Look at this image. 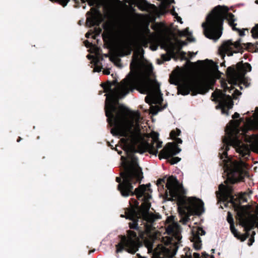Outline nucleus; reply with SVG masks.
Returning <instances> with one entry per match:
<instances>
[{
	"mask_svg": "<svg viewBox=\"0 0 258 258\" xmlns=\"http://www.w3.org/2000/svg\"><path fill=\"white\" fill-rule=\"evenodd\" d=\"M105 114L108 122L113 126L111 133L125 137L121 141L127 152V163L125 171L121 174L123 181L119 184L118 188L123 196L134 195L131 184L140 180L142 172L133 153H142L147 151L156 155L158 149L162 147V142H152L149 144L145 141L140 133L139 122L141 118L138 112L132 111L119 105L111 108L108 114L105 110Z\"/></svg>",
	"mask_w": 258,
	"mask_h": 258,
	"instance_id": "nucleus-1",
	"label": "nucleus"
},
{
	"mask_svg": "<svg viewBox=\"0 0 258 258\" xmlns=\"http://www.w3.org/2000/svg\"><path fill=\"white\" fill-rule=\"evenodd\" d=\"M142 51L143 49L140 48L135 50L131 63V73L114 89L110 90L106 95L105 109L107 114L109 113L111 108L117 107L116 104L119 98L123 97L134 89L141 93L148 94L146 98V102H148V99H150L152 103H160L159 84L149 78L152 71V66H145L144 73L137 70L141 63Z\"/></svg>",
	"mask_w": 258,
	"mask_h": 258,
	"instance_id": "nucleus-2",
	"label": "nucleus"
},
{
	"mask_svg": "<svg viewBox=\"0 0 258 258\" xmlns=\"http://www.w3.org/2000/svg\"><path fill=\"white\" fill-rule=\"evenodd\" d=\"M228 9L225 6H218L216 7L211 13L208 16L206 21L203 23L205 36L210 39L217 40L222 35V26L224 18L226 19L232 29L237 31L241 36L244 35L245 30L247 29H239L235 27L236 24L234 23V15L228 13Z\"/></svg>",
	"mask_w": 258,
	"mask_h": 258,
	"instance_id": "nucleus-3",
	"label": "nucleus"
},
{
	"mask_svg": "<svg viewBox=\"0 0 258 258\" xmlns=\"http://www.w3.org/2000/svg\"><path fill=\"white\" fill-rule=\"evenodd\" d=\"M213 81L211 73H204L198 78L188 71L182 69L175 70L170 77V83L178 85V92L184 95L190 91H199L202 85L209 87Z\"/></svg>",
	"mask_w": 258,
	"mask_h": 258,
	"instance_id": "nucleus-4",
	"label": "nucleus"
},
{
	"mask_svg": "<svg viewBox=\"0 0 258 258\" xmlns=\"http://www.w3.org/2000/svg\"><path fill=\"white\" fill-rule=\"evenodd\" d=\"M151 191L148 185H141L135 190V194L138 199L144 197L143 203L141 204L139 209L136 212L133 209H128L125 212L126 218L132 220V222L129 223V226L131 229H137L138 224L136 219H142L146 222L145 224L146 230L149 231L151 228V224L158 217L156 215L148 212L151 207L149 200L151 198Z\"/></svg>",
	"mask_w": 258,
	"mask_h": 258,
	"instance_id": "nucleus-5",
	"label": "nucleus"
},
{
	"mask_svg": "<svg viewBox=\"0 0 258 258\" xmlns=\"http://www.w3.org/2000/svg\"><path fill=\"white\" fill-rule=\"evenodd\" d=\"M129 32V26L124 20H118L115 22L113 32L117 39L116 51L120 56L131 53L133 43L128 37Z\"/></svg>",
	"mask_w": 258,
	"mask_h": 258,
	"instance_id": "nucleus-6",
	"label": "nucleus"
},
{
	"mask_svg": "<svg viewBox=\"0 0 258 258\" xmlns=\"http://www.w3.org/2000/svg\"><path fill=\"white\" fill-rule=\"evenodd\" d=\"M178 211L182 216L180 221L185 224L188 220L189 216L192 215H200L203 211V203L194 197L186 199H179L178 201Z\"/></svg>",
	"mask_w": 258,
	"mask_h": 258,
	"instance_id": "nucleus-7",
	"label": "nucleus"
},
{
	"mask_svg": "<svg viewBox=\"0 0 258 258\" xmlns=\"http://www.w3.org/2000/svg\"><path fill=\"white\" fill-rule=\"evenodd\" d=\"M237 213V219L239 224L244 228L246 231L249 230L255 225L258 226V217L251 214V207L249 205L234 206Z\"/></svg>",
	"mask_w": 258,
	"mask_h": 258,
	"instance_id": "nucleus-8",
	"label": "nucleus"
},
{
	"mask_svg": "<svg viewBox=\"0 0 258 258\" xmlns=\"http://www.w3.org/2000/svg\"><path fill=\"white\" fill-rule=\"evenodd\" d=\"M152 28L155 31L156 35L159 38L165 49L168 51H173L179 42L177 40H175V42L171 41L168 29L161 23L155 24Z\"/></svg>",
	"mask_w": 258,
	"mask_h": 258,
	"instance_id": "nucleus-9",
	"label": "nucleus"
},
{
	"mask_svg": "<svg viewBox=\"0 0 258 258\" xmlns=\"http://www.w3.org/2000/svg\"><path fill=\"white\" fill-rule=\"evenodd\" d=\"M116 252H119L125 249L128 252L134 253L138 250V238L136 233L128 231L127 236H122L120 242L116 245Z\"/></svg>",
	"mask_w": 258,
	"mask_h": 258,
	"instance_id": "nucleus-10",
	"label": "nucleus"
},
{
	"mask_svg": "<svg viewBox=\"0 0 258 258\" xmlns=\"http://www.w3.org/2000/svg\"><path fill=\"white\" fill-rule=\"evenodd\" d=\"M212 100L219 102L216 108H220L223 114H229L228 110L233 107V102L229 96H225L221 91L216 90L212 94Z\"/></svg>",
	"mask_w": 258,
	"mask_h": 258,
	"instance_id": "nucleus-11",
	"label": "nucleus"
},
{
	"mask_svg": "<svg viewBox=\"0 0 258 258\" xmlns=\"http://www.w3.org/2000/svg\"><path fill=\"white\" fill-rule=\"evenodd\" d=\"M245 165V163L242 161L232 162L229 172L227 173L228 180L232 183L241 181L245 175L243 170Z\"/></svg>",
	"mask_w": 258,
	"mask_h": 258,
	"instance_id": "nucleus-12",
	"label": "nucleus"
},
{
	"mask_svg": "<svg viewBox=\"0 0 258 258\" xmlns=\"http://www.w3.org/2000/svg\"><path fill=\"white\" fill-rule=\"evenodd\" d=\"M251 71V66L248 63L243 64L241 68H238L237 70H235L231 68L227 69V79L230 84H236L241 82L244 74L247 72Z\"/></svg>",
	"mask_w": 258,
	"mask_h": 258,
	"instance_id": "nucleus-13",
	"label": "nucleus"
},
{
	"mask_svg": "<svg viewBox=\"0 0 258 258\" xmlns=\"http://www.w3.org/2000/svg\"><path fill=\"white\" fill-rule=\"evenodd\" d=\"M241 48L240 39L234 42L228 40L223 43L219 48V51L220 54L224 57L225 54L231 56L233 53L238 52Z\"/></svg>",
	"mask_w": 258,
	"mask_h": 258,
	"instance_id": "nucleus-14",
	"label": "nucleus"
},
{
	"mask_svg": "<svg viewBox=\"0 0 258 258\" xmlns=\"http://www.w3.org/2000/svg\"><path fill=\"white\" fill-rule=\"evenodd\" d=\"M166 186L171 197L175 199L179 198L183 193L182 185L173 176L168 177Z\"/></svg>",
	"mask_w": 258,
	"mask_h": 258,
	"instance_id": "nucleus-15",
	"label": "nucleus"
},
{
	"mask_svg": "<svg viewBox=\"0 0 258 258\" xmlns=\"http://www.w3.org/2000/svg\"><path fill=\"white\" fill-rule=\"evenodd\" d=\"M173 217H169L166 220L167 226L166 230L169 235H172L177 241L181 239L180 228L177 223L173 222Z\"/></svg>",
	"mask_w": 258,
	"mask_h": 258,
	"instance_id": "nucleus-16",
	"label": "nucleus"
},
{
	"mask_svg": "<svg viewBox=\"0 0 258 258\" xmlns=\"http://www.w3.org/2000/svg\"><path fill=\"white\" fill-rule=\"evenodd\" d=\"M181 150L172 143H168L159 154V159H167L180 152Z\"/></svg>",
	"mask_w": 258,
	"mask_h": 258,
	"instance_id": "nucleus-17",
	"label": "nucleus"
},
{
	"mask_svg": "<svg viewBox=\"0 0 258 258\" xmlns=\"http://www.w3.org/2000/svg\"><path fill=\"white\" fill-rule=\"evenodd\" d=\"M229 144L233 146L236 149L237 152L243 156L247 155L249 153L248 146L243 144L236 138L231 139L229 142Z\"/></svg>",
	"mask_w": 258,
	"mask_h": 258,
	"instance_id": "nucleus-18",
	"label": "nucleus"
},
{
	"mask_svg": "<svg viewBox=\"0 0 258 258\" xmlns=\"http://www.w3.org/2000/svg\"><path fill=\"white\" fill-rule=\"evenodd\" d=\"M250 130H258V113L254 115L253 119L248 118L246 119L243 127L241 128L242 134H244Z\"/></svg>",
	"mask_w": 258,
	"mask_h": 258,
	"instance_id": "nucleus-19",
	"label": "nucleus"
},
{
	"mask_svg": "<svg viewBox=\"0 0 258 258\" xmlns=\"http://www.w3.org/2000/svg\"><path fill=\"white\" fill-rule=\"evenodd\" d=\"M227 221L230 224V229L231 232L235 237L242 241H244L247 238L248 235L247 234H241L235 229L234 225L233 218L230 212H228L227 213Z\"/></svg>",
	"mask_w": 258,
	"mask_h": 258,
	"instance_id": "nucleus-20",
	"label": "nucleus"
},
{
	"mask_svg": "<svg viewBox=\"0 0 258 258\" xmlns=\"http://www.w3.org/2000/svg\"><path fill=\"white\" fill-rule=\"evenodd\" d=\"M240 123V121L239 120L231 121L229 125L227 126L226 131L231 135L237 134L239 132L238 126Z\"/></svg>",
	"mask_w": 258,
	"mask_h": 258,
	"instance_id": "nucleus-21",
	"label": "nucleus"
},
{
	"mask_svg": "<svg viewBox=\"0 0 258 258\" xmlns=\"http://www.w3.org/2000/svg\"><path fill=\"white\" fill-rule=\"evenodd\" d=\"M231 188L227 185L220 184L219 186L220 197L223 199H227L231 195Z\"/></svg>",
	"mask_w": 258,
	"mask_h": 258,
	"instance_id": "nucleus-22",
	"label": "nucleus"
},
{
	"mask_svg": "<svg viewBox=\"0 0 258 258\" xmlns=\"http://www.w3.org/2000/svg\"><path fill=\"white\" fill-rule=\"evenodd\" d=\"M191 241L193 242L194 247L196 249L199 250L201 248L202 241L198 235H192L191 238Z\"/></svg>",
	"mask_w": 258,
	"mask_h": 258,
	"instance_id": "nucleus-23",
	"label": "nucleus"
},
{
	"mask_svg": "<svg viewBox=\"0 0 258 258\" xmlns=\"http://www.w3.org/2000/svg\"><path fill=\"white\" fill-rule=\"evenodd\" d=\"M138 40L140 45L145 46L148 43V40L145 35L139 36Z\"/></svg>",
	"mask_w": 258,
	"mask_h": 258,
	"instance_id": "nucleus-24",
	"label": "nucleus"
},
{
	"mask_svg": "<svg viewBox=\"0 0 258 258\" xmlns=\"http://www.w3.org/2000/svg\"><path fill=\"white\" fill-rule=\"evenodd\" d=\"M251 33L253 38H258V24L251 29Z\"/></svg>",
	"mask_w": 258,
	"mask_h": 258,
	"instance_id": "nucleus-25",
	"label": "nucleus"
},
{
	"mask_svg": "<svg viewBox=\"0 0 258 258\" xmlns=\"http://www.w3.org/2000/svg\"><path fill=\"white\" fill-rule=\"evenodd\" d=\"M180 134V131L176 128L175 130H173L171 132L170 136L171 139H174L176 137L179 136Z\"/></svg>",
	"mask_w": 258,
	"mask_h": 258,
	"instance_id": "nucleus-26",
	"label": "nucleus"
},
{
	"mask_svg": "<svg viewBox=\"0 0 258 258\" xmlns=\"http://www.w3.org/2000/svg\"><path fill=\"white\" fill-rule=\"evenodd\" d=\"M150 137L152 139V142H160L159 141L158 137L159 135L158 134L155 133V132H152L150 134Z\"/></svg>",
	"mask_w": 258,
	"mask_h": 258,
	"instance_id": "nucleus-27",
	"label": "nucleus"
},
{
	"mask_svg": "<svg viewBox=\"0 0 258 258\" xmlns=\"http://www.w3.org/2000/svg\"><path fill=\"white\" fill-rule=\"evenodd\" d=\"M160 110L159 107L158 106H151L150 107V113L152 114L155 115Z\"/></svg>",
	"mask_w": 258,
	"mask_h": 258,
	"instance_id": "nucleus-28",
	"label": "nucleus"
},
{
	"mask_svg": "<svg viewBox=\"0 0 258 258\" xmlns=\"http://www.w3.org/2000/svg\"><path fill=\"white\" fill-rule=\"evenodd\" d=\"M180 159L177 157H172L169 160V162L171 164H174L177 163L178 162L180 161Z\"/></svg>",
	"mask_w": 258,
	"mask_h": 258,
	"instance_id": "nucleus-29",
	"label": "nucleus"
},
{
	"mask_svg": "<svg viewBox=\"0 0 258 258\" xmlns=\"http://www.w3.org/2000/svg\"><path fill=\"white\" fill-rule=\"evenodd\" d=\"M51 2H57L62 6L64 7L67 5L69 0H50Z\"/></svg>",
	"mask_w": 258,
	"mask_h": 258,
	"instance_id": "nucleus-30",
	"label": "nucleus"
},
{
	"mask_svg": "<svg viewBox=\"0 0 258 258\" xmlns=\"http://www.w3.org/2000/svg\"><path fill=\"white\" fill-rule=\"evenodd\" d=\"M205 232L202 228H198L197 229L196 234H195V235H197L199 236V235H205ZM193 235H195V234H194Z\"/></svg>",
	"mask_w": 258,
	"mask_h": 258,
	"instance_id": "nucleus-31",
	"label": "nucleus"
},
{
	"mask_svg": "<svg viewBox=\"0 0 258 258\" xmlns=\"http://www.w3.org/2000/svg\"><path fill=\"white\" fill-rule=\"evenodd\" d=\"M173 16H174V18L176 19V21L180 23V24H182V21L181 17L178 16L177 14L176 13H174L173 14Z\"/></svg>",
	"mask_w": 258,
	"mask_h": 258,
	"instance_id": "nucleus-32",
	"label": "nucleus"
},
{
	"mask_svg": "<svg viewBox=\"0 0 258 258\" xmlns=\"http://www.w3.org/2000/svg\"><path fill=\"white\" fill-rule=\"evenodd\" d=\"M245 195H246L245 193H240L238 195V198L240 200H241L244 202H246V200L245 198Z\"/></svg>",
	"mask_w": 258,
	"mask_h": 258,
	"instance_id": "nucleus-33",
	"label": "nucleus"
},
{
	"mask_svg": "<svg viewBox=\"0 0 258 258\" xmlns=\"http://www.w3.org/2000/svg\"><path fill=\"white\" fill-rule=\"evenodd\" d=\"M241 94V93L237 89H236L235 90H234L233 93L232 94V95H233V96L235 97L237 96H239Z\"/></svg>",
	"mask_w": 258,
	"mask_h": 258,
	"instance_id": "nucleus-34",
	"label": "nucleus"
},
{
	"mask_svg": "<svg viewBox=\"0 0 258 258\" xmlns=\"http://www.w3.org/2000/svg\"><path fill=\"white\" fill-rule=\"evenodd\" d=\"M146 245L148 248V251H151L152 249V244L151 243H146Z\"/></svg>",
	"mask_w": 258,
	"mask_h": 258,
	"instance_id": "nucleus-35",
	"label": "nucleus"
},
{
	"mask_svg": "<svg viewBox=\"0 0 258 258\" xmlns=\"http://www.w3.org/2000/svg\"><path fill=\"white\" fill-rule=\"evenodd\" d=\"M227 155V154L226 151H223V152L221 153V158L224 159V158H226Z\"/></svg>",
	"mask_w": 258,
	"mask_h": 258,
	"instance_id": "nucleus-36",
	"label": "nucleus"
},
{
	"mask_svg": "<svg viewBox=\"0 0 258 258\" xmlns=\"http://www.w3.org/2000/svg\"><path fill=\"white\" fill-rule=\"evenodd\" d=\"M187 29H186L180 32L179 34L181 35H186L187 34Z\"/></svg>",
	"mask_w": 258,
	"mask_h": 258,
	"instance_id": "nucleus-37",
	"label": "nucleus"
},
{
	"mask_svg": "<svg viewBox=\"0 0 258 258\" xmlns=\"http://www.w3.org/2000/svg\"><path fill=\"white\" fill-rule=\"evenodd\" d=\"M103 73L104 75H109L110 74L109 69H105L103 71Z\"/></svg>",
	"mask_w": 258,
	"mask_h": 258,
	"instance_id": "nucleus-38",
	"label": "nucleus"
},
{
	"mask_svg": "<svg viewBox=\"0 0 258 258\" xmlns=\"http://www.w3.org/2000/svg\"><path fill=\"white\" fill-rule=\"evenodd\" d=\"M175 140V142L176 144H181L182 143V140L180 138H175L174 139Z\"/></svg>",
	"mask_w": 258,
	"mask_h": 258,
	"instance_id": "nucleus-39",
	"label": "nucleus"
},
{
	"mask_svg": "<svg viewBox=\"0 0 258 258\" xmlns=\"http://www.w3.org/2000/svg\"><path fill=\"white\" fill-rule=\"evenodd\" d=\"M94 71L95 72H100L101 71V68L99 67H97V66H96L95 68H94Z\"/></svg>",
	"mask_w": 258,
	"mask_h": 258,
	"instance_id": "nucleus-40",
	"label": "nucleus"
},
{
	"mask_svg": "<svg viewBox=\"0 0 258 258\" xmlns=\"http://www.w3.org/2000/svg\"><path fill=\"white\" fill-rule=\"evenodd\" d=\"M91 11L93 13V15H97L98 14V12L95 9H91Z\"/></svg>",
	"mask_w": 258,
	"mask_h": 258,
	"instance_id": "nucleus-41",
	"label": "nucleus"
},
{
	"mask_svg": "<svg viewBox=\"0 0 258 258\" xmlns=\"http://www.w3.org/2000/svg\"><path fill=\"white\" fill-rule=\"evenodd\" d=\"M193 256L194 258H199L200 257V254L198 253H194L193 254Z\"/></svg>",
	"mask_w": 258,
	"mask_h": 258,
	"instance_id": "nucleus-42",
	"label": "nucleus"
},
{
	"mask_svg": "<svg viewBox=\"0 0 258 258\" xmlns=\"http://www.w3.org/2000/svg\"><path fill=\"white\" fill-rule=\"evenodd\" d=\"M239 114L236 112L233 115L232 117L233 118H238L239 117Z\"/></svg>",
	"mask_w": 258,
	"mask_h": 258,
	"instance_id": "nucleus-43",
	"label": "nucleus"
},
{
	"mask_svg": "<svg viewBox=\"0 0 258 258\" xmlns=\"http://www.w3.org/2000/svg\"><path fill=\"white\" fill-rule=\"evenodd\" d=\"M82 1V3H85L86 2H89L90 1H91V0H81Z\"/></svg>",
	"mask_w": 258,
	"mask_h": 258,
	"instance_id": "nucleus-44",
	"label": "nucleus"
},
{
	"mask_svg": "<svg viewBox=\"0 0 258 258\" xmlns=\"http://www.w3.org/2000/svg\"><path fill=\"white\" fill-rule=\"evenodd\" d=\"M256 212L258 214V205L256 206Z\"/></svg>",
	"mask_w": 258,
	"mask_h": 258,
	"instance_id": "nucleus-45",
	"label": "nucleus"
},
{
	"mask_svg": "<svg viewBox=\"0 0 258 258\" xmlns=\"http://www.w3.org/2000/svg\"><path fill=\"white\" fill-rule=\"evenodd\" d=\"M21 140V138L20 137H19V138L17 139V142H19L20 141V140Z\"/></svg>",
	"mask_w": 258,
	"mask_h": 258,
	"instance_id": "nucleus-46",
	"label": "nucleus"
},
{
	"mask_svg": "<svg viewBox=\"0 0 258 258\" xmlns=\"http://www.w3.org/2000/svg\"><path fill=\"white\" fill-rule=\"evenodd\" d=\"M89 33H87L86 34V37L88 38L89 37Z\"/></svg>",
	"mask_w": 258,
	"mask_h": 258,
	"instance_id": "nucleus-47",
	"label": "nucleus"
},
{
	"mask_svg": "<svg viewBox=\"0 0 258 258\" xmlns=\"http://www.w3.org/2000/svg\"><path fill=\"white\" fill-rule=\"evenodd\" d=\"M121 152H122L121 151L118 152V154H120L121 153Z\"/></svg>",
	"mask_w": 258,
	"mask_h": 258,
	"instance_id": "nucleus-48",
	"label": "nucleus"
},
{
	"mask_svg": "<svg viewBox=\"0 0 258 258\" xmlns=\"http://www.w3.org/2000/svg\"><path fill=\"white\" fill-rule=\"evenodd\" d=\"M227 148H228V147H227V146H226V147L225 150H227Z\"/></svg>",
	"mask_w": 258,
	"mask_h": 258,
	"instance_id": "nucleus-49",
	"label": "nucleus"
}]
</instances>
